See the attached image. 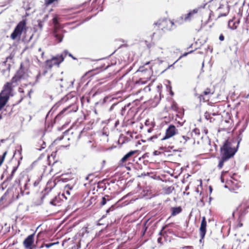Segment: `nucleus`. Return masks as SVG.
<instances>
[{
	"mask_svg": "<svg viewBox=\"0 0 249 249\" xmlns=\"http://www.w3.org/2000/svg\"><path fill=\"white\" fill-rule=\"evenodd\" d=\"M239 143L240 141H238L236 146L232 147L231 143L228 140H225L220 147L221 157L228 160L233 157L238 150Z\"/></svg>",
	"mask_w": 249,
	"mask_h": 249,
	"instance_id": "1",
	"label": "nucleus"
},
{
	"mask_svg": "<svg viewBox=\"0 0 249 249\" xmlns=\"http://www.w3.org/2000/svg\"><path fill=\"white\" fill-rule=\"evenodd\" d=\"M12 83L7 82L4 85L0 93V110L5 106L10 96L13 95L12 93Z\"/></svg>",
	"mask_w": 249,
	"mask_h": 249,
	"instance_id": "2",
	"label": "nucleus"
},
{
	"mask_svg": "<svg viewBox=\"0 0 249 249\" xmlns=\"http://www.w3.org/2000/svg\"><path fill=\"white\" fill-rule=\"evenodd\" d=\"M26 21L22 20L20 21L15 28L13 32L11 34L10 37L13 40L16 39L18 37L20 36L23 32L26 31Z\"/></svg>",
	"mask_w": 249,
	"mask_h": 249,
	"instance_id": "3",
	"label": "nucleus"
},
{
	"mask_svg": "<svg viewBox=\"0 0 249 249\" xmlns=\"http://www.w3.org/2000/svg\"><path fill=\"white\" fill-rule=\"evenodd\" d=\"M64 60V57L62 54L53 56L51 59L46 60L45 62V68L51 70L54 65L58 67Z\"/></svg>",
	"mask_w": 249,
	"mask_h": 249,
	"instance_id": "4",
	"label": "nucleus"
},
{
	"mask_svg": "<svg viewBox=\"0 0 249 249\" xmlns=\"http://www.w3.org/2000/svg\"><path fill=\"white\" fill-rule=\"evenodd\" d=\"M178 134V129L173 124H170L166 130L165 135L161 138V141L168 139Z\"/></svg>",
	"mask_w": 249,
	"mask_h": 249,
	"instance_id": "5",
	"label": "nucleus"
},
{
	"mask_svg": "<svg viewBox=\"0 0 249 249\" xmlns=\"http://www.w3.org/2000/svg\"><path fill=\"white\" fill-rule=\"evenodd\" d=\"M35 232L28 235L24 240L23 244L26 249H35L36 246L33 245Z\"/></svg>",
	"mask_w": 249,
	"mask_h": 249,
	"instance_id": "6",
	"label": "nucleus"
},
{
	"mask_svg": "<svg viewBox=\"0 0 249 249\" xmlns=\"http://www.w3.org/2000/svg\"><path fill=\"white\" fill-rule=\"evenodd\" d=\"M190 138L184 135H179L178 133L174 138L176 144L179 146L185 144L187 141Z\"/></svg>",
	"mask_w": 249,
	"mask_h": 249,
	"instance_id": "7",
	"label": "nucleus"
},
{
	"mask_svg": "<svg viewBox=\"0 0 249 249\" xmlns=\"http://www.w3.org/2000/svg\"><path fill=\"white\" fill-rule=\"evenodd\" d=\"M207 221L205 216L202 218L200 227L199 228L200 236L204 238L206 233Z\"/></svg>",
	"mask_w": 249,
	"mask_h": 249,
	"instance_id": "8",
	"label": "nucleus"
},
{
	"mask_svg": "<svg viewBox=\"0 0 249 249\" xmlns=\"http://www.w3.org/2000/svg\"><path fill=\"white\" fill-rule=\"evenodd\" d=\"M138 150H131L126 153L121 160L120 162L123 163L127 161L129 158L136 153Z\"/></svg>",
	"mask_w": 249,
	"mask_h": 249,
	"instance_id": "9",
	"label": "nucleus"
},
{
	"mask_svg": "<svg viewBox=\"0 0 249 249\" xmlns=\"http://www.w3.org/2000/svg\"><path fill=\"white\" fill-rule=\"evenodd\" d=\"M182 209L180 206L171 207V215L172 216H176V215L182 212Z\"/></svg>",
	"mask_w": 249,
	"mask_h": 249,
	"instance_id": "10",
	"label": "nucleus"
},
{
	"mask_svg": "<svg viewBox=\"0 0 249 249\" xmlns=\"http://www.w3.org/2000/svg\"><path fill=\"white\" fill-rule=\"evenodd\" d=\"M213 92H211V90L210 89L207 88L205 90H204L203 92V94H201L199 96L200 100L203 99L204 101H207L209 100V98L207 99H205L204 97V95L207 96L209 95H212L213 94Z\"/></svg>",
	"mask_w": 249,
	"mask_h": 249,
	"instance_id": "11",
	"label": "nucleus"
},
{
	"mask_svg": "<svg viewBox=\"0 0 249 249\" xmlns=\"http://www.w3.org/2000/svg\"><path fill=\"white\" fill-rule=\"evenodd\" d=\"M23 76V74L19 71H18L15 76L12 78L11 81L12 83H16L20 80Z\"/></svg>",
	"mask_w": 249,
	"mask_h": 249,
	"instance_id": "12",
	"label": "nucleus"
},
{
	"mask_svg": "<svg viewBox=\"0 0 249 249\" xmlns=\"http://www.w3.org/2000/svg\"><path fill=\"white\" fill-rule=\"evenodd\" d=\"M18 168V166H14L13 167L11 174L6 178L5 180V181H10V180H11L12 179L13 176L15 174V173L17 170Z\"/></svg>",
	"mask_w": 249,
	"mask_h": 249,
	"instance_id": "13",
	"label": "nucleus"
},
{
	"mask_svg": "<svg viewBox=\"0 0 249 249\" xmlns=\"http://www.w3.org/2000/svg\"><path fill=\"white\" fill-rule=\"evenodd\" d=\"M53 35L56 39L58 41V43L61 42L62 41L64 37L62 34L57 33L56 32H54Z\"/></svg>",
	"mask_w": 249,
	"mask_h": 249,
	"instance_id": "14",
	"label": "nucleus"
},
{
	"mask_svg": "<svg viewBox=\"0 0 249 249\" xmlns=\"http://www.w3.org/2000/svg\"><path fill=\"white\" fill-rule=\"evenodd\" d=\"M59 198L57 197V196H55L50 201V204L53 206H56L57 205H59Z\"/></svg>",
	"mask_w": 249,
	"mask_h": 249,
	"instance_id": "15",
	"label": "nucleus"
},
{
	"mask_svg": "<svg viewBox=\"0 0 249 249\" xmlns=\"http://www.w3.org/2000/svg\"><path fill=\"white\" fill-rule=\"evenodd\" d=\"M66 110L67 108H64L55 116L54 120L55 123L61 118L62 115Z\"/></svg>",
	"mask_w": 249,
	"mask_h": 249,
	"instance_id": "16",
	"label": "nucleus"
},
{
	"mask_svg": "<svg viewBox=\"0 0 249 249\" xmlns=\"http://www.w3.org/2000/svg\"><path fill=\"white\" fill-rule=\"evenodd\" d=\"M109 197V196L108 195H106L105 196L102 197L101 201L100 202V205L101 206L105 205L107 203V201L109 200V199L108 198Z\"/></svg>",
	"mask_w": 249,
	"mask_h": 249,
	"instance_id": "17",
	"label": "nucleus"
},
{
	"mask_svg": "<svg viewBox=\"0 0 249 249\" xmlns=\"http://www.w3.org/2000/svg\"><path fill=\"white\" fill-rule=\"evenodd\" d=\"M228 160L221 157V159L220 160L218 164V167L219 169H221L224 165V163L225 162L228 161Z\"/></svg>",
	"mask_w": 249,
	"mask_h": 249,
	"instance_id": "18",
	"label": "nucleus"
},
{
	"mask_svg": "<svg viewBox=\"0 0 249 249\" xmlns=\"http://www.w3.org/2000/svg\"><path fill=\"white\" fill-rule=\"evenodd\" d=\"M228 26L232 30L236 29L237 27L235 25V23H233L232 20H230L228 22Z\"/></svg>",
	"mask_w": 249,
	"mask_h": 249,
	"instance_id": "19",
	"label": "nucleus"
},
{
	"mask_svg": "<svg viewBox=\"0 0 249 249\" xmlns=\"http://www.w3.org/2000/svg\"><path fill=\"white\" fill-rule=\"evenodd\" d=\"M200 134L199 129L196 128L193 130L192 135L195 136H198Z\"/></svg>",
	"mask_w": 249,
	"mask_h": 249,
	"instance_id": "20",
	"label": "nucleus"
},
{
	"mask_svg": "<svg viewBox=\"0 0 249 249\" xmlns=\"http://www.w3.org/2000/svg\"><path fill=\"white\" fill-rule=\"evenodd\" d=\"M171 108L173 110L177 111V110L178 109V104L176 102H175V101L173 102L172 104L171 105Z\"/></svg>",
	"mask_w": 249,
	"mask_h": 249,
	"instance_id": "21",
	"label": "nucleus"
},
{
	"mask_svg": "<svg viewBox=\"0 0 249 249\" xmlns=\"http://www.w3.org/2000/svg\"><path fill=\"white\" fill-rule=\"evenodd\" d=\"M58 244V242H55V243H51L45 244H44V246L47 248H49L52 247L55 244Z\"/></svg>",
	"mask_w": 249,
	"mask_h": 249,
	"instance_id": "22",
	"label": "nucleus"
},
{
	"mask_svg": "<svg viewBox=\"0 0 249 249\" xmlns=\"http://www.w3.org/2000/svg\"><path fill=\"white\" fill-rule=\"evenodd\" d=\"M115 210V206L114 205H112L111 207H110L108 209H107L106 210V213H108L110 212H112Z\"/></svg>",
	"mask_w": 249,
	"mask_h": 249,
	"instance_id": "23",
	"label": "nucleus"
},
{
	"mask_svg": "<svg viewBox=\"0 0 249 249\" xmlns=\"http://www.w3.org/2000/svg\"><path fill=\"white\" fill-rule=\"evenodd\" d=\"M192 13L191 12H189L187 14H186L184 18V20L185 21H187L188 19H190V17L192 16Z\"/></svg>",
	"mask_w": 249,
	"mask_h": 249,
	"instance_id": "24",
	"label": "nucleus"
},
{
	"mask_svg": "<svg viewBox=\"0 0 249 249\" xmlns=\"http://www.w3.org/2000/svg\"><path fill=\"white\" fill-rule=\"evenodd\" d=\"M7 151H5L3 153L2 156L0 158V161H1L2 163H3L4 159L7 155Z\"/></svg>",
	"mask_w": 249,
	"mask_h": 249,
	"instance_id": "25",
	"label": "nucleus"
},
{
	"mask_svg": "<svg viewBox=\"0 0 249 249\" xmlns=\"http://www.w3.org/2000/svg\"><path fill=\"white\" fill-rule=\"evenodd\" d=\"M204 116H205V118L206 119H207V120H210V122H212L211 119H212V118L211 117L210 115V114L209 113L206 112L205 113Z\"/></svg>",
	"mask_w": 249,
	"mask_h": 249,
	"instance_id": "26",
	"label": "nucleus"
},
{
	"mask_svg": "<svg viewBox=\"0 0 249 249\" xmlns=\"http://www.w3.org/2000/svg\"><path fill=\"white\" fill-rule=\"evenodd\" d=\"M53 22L54 25H57L58 24V18L56 17H54L53 19Z\"/></svg>",
	"mask_w": 249,
	"mask_h": 249,
	"instance_id": "27",
	"label": "nucleus"
},
{
	"mask_svg": "<svg viewBox=\"0 0 249 249\" xmlns=\"http://www.w3.org/2000/svg\"><path fill=\"white\" fill-rule=\"evenodd\" d=\"M38 22V27H39L40 29H42V27H43V21H41V20H38L37 21Z\"/></svg>",
	"mask_w": 249,
	"mask_h": 249,
	"instance_id": "28",
	"label": "nucleus"
},
{
	"mask_svg": "<svg viewBox=\"0 0 249 249\" xmlns=\"http://www.w3.org/2000/svg\"><path fill=\"white\" fill-rule=\"evenodd\" d=\"M33 36V35L32 34L29 37V38L28 39H27L26 38V36H25L23 38V40H24V41H27V42H29L32 39V37Z\"/></svg>",
	"mask_w": 249,
	"mask_h": 249,
	"instance_id": "29",
	"label": "nucleus"
},
{
	"mask_svg": "<svg viewBox=\"0 0 249 249\" xmlns=\"http://www.w3.org/2000/svg\"><path fill=\"white\" fill-rule=\"evenodd\" d=\"M41 76V74L40 72H39L37 75L36 76V83H37L38 81V80L40 78Z\"/></svg>",
	"mask_w": 249,
	"mask_h": 249,
	"instance_id": "30",
	"label": "nucleus"
},
{
	"mask_svg": "<svg viewBox=\"0 0 249 249\" xmlns=\"http://www.w3.org/2000/svg\"><path fill=\"white\" fill-rule=\"evenodd\" d=\"M158 135H155L150 137L148 140H150V141H153L154 139H156L158 138Z\"/></svg>",
	"mask_w": 249,
	"mask_h": 249,
	"instance_id": "31",
	"label": "nucleus"
},
{
	"mask_svg": "<svg viewBox=\"0 0 249 249\" xmlns=\"http://www.w3.org/2000/svg\"><path fill=\"white\" fill-rule=\"evenodd\" d=\"M30 180V179L29 178H28V179L27 180V182H26V183L24 185V188H25V190L28 189V182H29Z\"/></svg>",
	"mask_w": 249,
	"mask_h": 249,
	"instance_id": "32",
	"label": "nucleus"
},
{
	"mask_svg": "<svg viewBox=\"0 0 249 249\" xmlns=\"http://www.w3.org/2000/svg\"><path fill=\"white\" fill-rule=\"evenodd\" d=\"M93 176V174H89L88 176L86 177V180H89V181H91L92 180V179H89V178L91 177V176Z\"/></svg>",
	"mask_w": 249,
	"mask_h": 249,
	"instance_id": "33",
	"label": "nucleus"
},
{
	"mask_svg": "<svg viewBox=\"0 0 249 249\" xmlns=\"http://www.w3.org/2000/svg\"><path fill=\"white\" fill-rule=\"evenodd\" d=\"M193 52V51H191L190 52L184 53L183 54V55L180 56L178 60L180 58H181L183 56H186V55H187L188 54L190 53H192Z\"/></svg>",
	"mask_w": 249,
	"mask_h": 249,
	"instance_id": "34",
	"label": "nucleus"
},
{
	"mask_svg": "<svg viewBox=\"0 0 249 249\" xmlns=\"http://www.w3.org/2000/svg\"><path fill=\"white\" fill-rule=\"evenodd\" d=\"M178 61V60H176L173 64L169 65L167 69H166L164 71H162L163 72L164 71H166L167 69H170L171 67H174V65Z\"/></svg>",
	"mask_w": 249,
	"mask_h": 249,
	"instance_id": "35",
	"label": "nucleus"
},
{
	"mask_svg": "<svg viewBox=\"0 0 249 249\" xmlns=\"http://www.w3.org/2000/svg\"><path fill=\"white\" fill-rule=\"evenodd\" d=\"M63 138H64V136H60V137H58L57 138H56V139L54 140V142H57V141H59L62 140L63 139Z\"/></svg>",
	"mask_w": 249,
	"mask_h": 249,
	"instance_id": "36",
	"label": "nucleus"
},
{
	"mask_svg": "<svg viewBox=\"0 0 249 249\" xmlns=\"http://www.w3.org/2000/svg\"><path fill=\"white\" fill-rule=\"evenodd\" d=\"M190 12H191V13H192V15H193L194 14H196L198 12V9L197 8L194 9L193 11H191Z\"/></svg>",
	"mask_w": 249,
	"mask_h": 249,
	"instance_id": "37",
	"label": "nucleus"
},
{
	"mask_svg": "<svg viewBox=\"0 0 249 249\" xmlns=\"http://www.w3.org/2000/svg\"><path fill=\"white\" fill-rule=\"evenodd\" d=\"M69 52L67 50H65L63 52V53L62 54L63 55L64 57L66 56L67 54L69 55Z\"/></svg>",
	"mask_w": 249,
	"mask_h": 249,
	"instance_id": "38",
	"label": "nucleus"
},
{
	"mask_svg": "<svg viewBox=\"0 0 249 249\" xmlns=\"http://www.w3.org/2000/svg\"><path fill=\"white\" fill-rule=\"evenodd\" d=\"M146 224V222H145L144 223V227L143 228V231H142V234L144 235L147 230V227H145V225Z\"/></svg>",
	"mask_w": 249,
	"mask_h": 249,
	"instance_id": "39",
	"label": "nucleus"
},
{
	"mask_svg": "<svg viewBox=\"0 0 249 249\" xmlns=\"http://www.w3.org/2000/svg\"><path fill=\"white\" fill-rule=\"evenodd\" d=\"M219 39L220 41H223V40H224V36L222 34H221V35L219 36Z\"/></svg>",
	"mask_w": 249,
	"mask_h": 249,
	"instance_id": "40",
	"label": "nucleus"
},
{
	"mask_svg": "<svg viewBox=\"0 0 249 249\" xmlns=\"http://www.w3.org/2000/svg\"><path fill=\"white\" fill-rule=\"evenodd\" d=\"M160 154V152L158 151H157V150L154 151L153 152V155L155 156L159 155Z\"/></svg>",
	"mask_w": 249,
	"mask_h": 249,
	"instance_id": "41",
	"label": "nucleus"
},
{
	"mask_svg": "<svg viewBox=\"0 0 249 249\" xmlns=\"http://www.w3.org/2000/svg\"><path fill=\"white\" fill-rule=\"evenodd\" d=\"M39 183V181L38 180H36L34 183V187H36Z\"/></svg>",
	"mask_w": 249,
	"mask_h": 249,
	"instance_id": "42",
	"label": "nucleus"
},
{
	"mask_svg": "<svg viewBox=\"0 0 249 249\" xmlns=\"http://www.w3.org/2000/svg\"><path fill=\"white\" fill-rule=\"evenodd\" d=\"M47 69H46V70H45L43 71L42 73L41 74V75H42V76H45V75L47 74V73L48 72V70H47Z\"/></svg>",
	"mask_w": 249,
	"mask_h": 249,
	"instance_id": "43",
	"label": "nucleus"
},
{
	"mask_svg": "<svg viewBox=\"0 0 249 249\" xmlns=\"http://www.w3.org/2000/svg\"><path fill=\"white\" fill-rule=\"evenodd\" d=\"M243 226V224L240 221L236 225V228H240Z\"/></svg>",
	"mask_w": 249,
	"mask_h": 249,
	"instance_id": "44",
	"label": "nucleus"
},
{
	"mask_svg": "<svg viewBox=\"0 0 249 249\" xmlns=\"http://www.w3.org/2000/svg\"><path fill=\"white\" fill-rule=\"evenodd\" d=\"M69 56L71 57L73 60H77V58L74 56H73V55L71 53H69Z\"/></svg>",
	"mask_w": 249,
	"mask_h": 249,
	"instance_id": "45",
	"label": "nucleus"
},
{
	"mask_svg": "<svg viewBox=\"0 0 249 249\" xmlns=\"http://www.w3.org/2000/svg\"><path fill=\"white\" fill-rule=\"evenodd\" d=\"M164 228H165V227H163L162 228L161 230L160 231V232L159 233V235H163V232H163V231L164 230Z\"/></svg>",
	"mask_w": 249,
	"mask_h": 249,
	"instance_id": "46",
	"label": "nucleus"
},
{
	"mask_svg": "<svg viewBox=\"0 0 249 249\" xmlns=\"http://www.w3.org/2000/svg\"><path fill=\"white\" fill-rule=\"evenodd\" d=\"M68 188V189L71 190V189H72V187L70 185L67 184V185H66L65 186V188Z\"/></svg>",
	"mask_w": 249,
	"mask_h": 249,
	"instance_id": "47",
	"label": "nucleus"
},
{
	"mask_svg": "<svg viewBox=\"0 0 249 249\" xmlns=\"http://www.w3.org/2000/svg\"><path fill=\"white\" fill-rule=\"evenodd\" d=\"M207 3H204L202 5H200L198 8H204L206 5Z\"/></svg>",
	"mask_w": 249,
	"mask_h": 249,
	"instance_id": "48",
	"label": "nucleus"
},
{
	"mask_svg": "<svg viewBox=\"0 0 249 249\" xmlns=\"http://www.w3.org/2000/svg\"><path fill=\"white\" fill-rule=\"evenodd\" d=\"M48 18V15H46L44 16V18H43V21L44 22V21H45V20H47V19Z\"/></svg>",
	"mask_w": 249,
	"mask_h": 249,
	"instance_id": "49",
	"label": "nucleus"
},
{
	"mask_svg": "<svg viewBox=\"0 0 249 249\" xmlns=\"http://www.w3.org/2000/svg\"><path fill=\"white\" fill-rule=\"evenodd\" d=\"M36 83L34 82V83H31V82H30L27 85H31L32 86H34L36 84Z\"/></svg>",
	"mask_w": 249,
	"mask_h": 249,
	"instance_id": "50",
	"label": "nucleus"
},
{
	"mask_svg": "<svg viewBox=\"0 0 249 249\" xmlns=\"http://www.w3.org/2000/svg\"><path fill=\"white\" fill-rule=\"evenodd\" d=\"M167 192L168 193H171V187H169L167 188Z\"/></svg>",
	"mask_w": 249,
	"mask_h": 249,
	"instance_id": "51",
	"label": "nucleus"
},
{
	"mask_svg": "<svg viewBox=\"0 0 249 249\" xmlns=\"http://www.w3.org/2000/svg\"><path fill=\"white\" fill-rule=\"evenodd\" d=\"M32 92H33L32 89H31V90L29 91V92H28V95L29 96V97H30L31 93Z\"/></svg>",
	"mask_w": 249,
	"mask_h": 249,
	"instance_id": "52",
	"label": "nucleus"
},
{
	"mask_svg": "<svg viewBox=\"0 0 249 249\" xmlns=\"http://www.w3.org/2000/svg\"><path fill=\"white\" fill-rule=\"evenodd\" d=\"M153 130V129L152 128H150L147 130V132L148 133H151Z\"/></svg>",
	"mask_w": 249,
	"mask_h": 249,
	"instance_id": "53",
	"label": "nucleus"
},
{
	"mask_svg": "<svg viewBox=\"0 0 249 249\" xmlns=\"http://www.w3.org/2000/svg\"><path fill=\"white\" fill-rule=\"evenodd\" d=\"M227 16V14L226 13H224V14H221L219 16V17H225Z\"/></svg>",
	"mask_w": 249,
	"mask_h": 249,
	"instance_id": "54",
	"label": "nucleus"
},
{
	"mask_svg": "<svg viewBox=\"0 0 249 249\" xmlns=\"http://www.w3.org/2000/svg\"><path fill=\"white\" fill-rule=\"evenodd\" d=\"M161 240H162V239H161V237H159V238H158V242L159 243H160V242H161Z\"/></svg>",
	"mask_w": 249,
	"mask_h": 249,
	"instance_id": "55",
	"label": "nucleus"
},
{
	"mask_svg": "<svg viewBox=\"0 0 249 249\" xmlns=\"http://www.w3.org/2000/svg\"><path fill=\"white\" fill-rule=\"evenodd\" d=\"M90 0H89V1H88V2H85L83 3L82 4V5L83 6V5H85L86 4L88 3H89V2H90Z\"/></svg>",
	"mask_w": 249,
	"mask_h": 249,
	"instance_id": "56",
	"label": "nucleus"
},
{
	"mask_svg": "<svg viewBox=\"0 0 249 249\" xmlns=\"http://www.w3.org/2000/svg\"><path fill=\"white\" fill-rule=\"evenodd\" d=\"M53 187H50V190H51L56 185V183L55 182H53Z\"/></svg>",
	"mask_w": 249,
	"mask_h": 249,
	"instance_id": "57",
	"label": "nucleus"
},
{
	"mask_svg": "<svg viewBox=\"0 0 249 249\" xmlns=\"http://www.w3.org/2000/svg\"><path fill=\"white\" fill-rule=\"evenodd\" d=\"M207 50H210V52H211V53H212V51H213V49H212V48H210V47H209V46H208V48H207Z\"/></svg>",
	"mask_w": 249,
	"mask_h": 249,
	"instance_id": "58",
	"label": "nucleus"
},
{
	"mask_svg": "<svg viewBox=\"0 0 249 249\" xmlns=\"http://www.w3.org/2000/svg\"><path fill=\"white\" fill-rule=\"evenodd\" d=\"M212 190H213L212 187L211 186H210V187H209V191H210V193H212Z\"/></svg>",
	"mask_w": 249,
	"mask_h": 249,
	"instance_id": "59",
	"label": "nucleus"
},
{
	"mask_svg": "<svg viewBox=\"0 0 249 249\" xmlns=\"http://www.w3.org/2000/svg\"><path fill=\"white\" fill-rule=\"evenodd\" d=\"M203 239H204V238H202V237H201V236H200V240H199V242H200V243H201L202 242V240H203Z\"/></svg>",
	"mask_w": 249,
	"mask_h": 249,
	"instance_id": "60",
	"label": "nucleus"
},
{
	"mask_svg": "<svg viewBox=\"0 0 249 249\" xmlns=\"http://www.w3.org/2000/svg\"><path fill=\"white\" fill-rule=\"evenodd\" d=\"M169 22L171 24L172 26H173L174 24V22L171 20H169Z\"/></svg>",
	"mask_w": 249,
	"mask_h": 249,
	"instance_id": "61",
	"label": "nucleus"
},
{
	"mask_svg": "<svg viewBox=\"0 0 249 249\" xmlns=\"http://www.w3.org/2000/svg\"><path fill=\"white\" fill-rule=\"evenodd\" d=\"M66 193L68 195H70V191H69V190H66Z\"/></svg>",
	"mask_w": 249,
	"mask_h": 249,
	"instance_id": "62",
	"label": "nucleus"
},
{
	"mask_svg": "<svg viewBox=\"0 0 249 249\" xmlns=\"http://www.w3.org/2000/svg\"><path fill=\"white\" fill-rule=\"evenodd\" d=\"M200 202H201V203H202V206H204V202H203V200H202V199H201V200H200Z\"/></svg>",
	"mask_w": 249,
	"mask_h": 249,
	"instance_id": "63",
	"label": "nucleus"
},
{
	"mask_svg": "<svg viewBox=\"0 0 249 249\" xmlns=\"http://www.w3.org/2000/svg\"><path fill=\"white\" fill-rule=\"evenodd\" d=\"M19 91L21 92H23V90L21 89V88L19 89Z\"/></svg>",
	"mask_w": 249,
	"mask_h": 249,
	"instance_id": "64",
	"label": "nucleus"
}]
</instances>
